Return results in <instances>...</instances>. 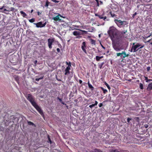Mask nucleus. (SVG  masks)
I'll list each match as a JSON object with an SVG mask.
<instances>
[{"mask_svg": "<svg viewBox=\"0 0 152 152\" xmlns=\"http://www.w3.org/2000/svg\"><path fill=\"white\" fill-rule=\"evenodd\" d=\"M116 55V56H120L121 58H123L128 57L129 55V54H126L125 51H122L121 53H117Z\"/></svg>", "mask_w": 152, "mask_h": 152, "instance_id": "423d86ee", "label": "nucleus"}, {"mask_svg": "<svg viewBox=\"0 0 152 152\" xmlns=\"http://www.w3.org/2000/svg\"><path fill=\"white\" fill-rule=\"evenodd\" d=\"M58 99H59V101L61 102V104L64 105H66V104H65L64 102L62 101V99H60L58 97Z\"/></svg>", "mask_w": 152, "mask_h": 152, "instance_id": "a878e982", "label": "nucleus"}, {"mask_svg": "<svg viewBox=\"0 0 152 152\" xmlns=\"http://www.w3.org/2000/svg\"><path fill=\"white\" fill-rule=\"evenodd\" d=\"M26 97L27 99L31 103L32 105H33L34 104L36 103L35 101L34 97L31 94H27Z\"/></svg>", "mask_w": 152, "mask_h": 152, "instance_id": "39448f33", "label": "nucleus"}, {"mask_svg": "<svg viewBox=\"0 0 152 152\" xmlns=\"http://www.w3.org/2000/svg\"><path fill=\"white\" fill-rule=\"evenodd\" d=\"M98 103V102L96 101H95V103L94 104L95 105V106Z\"/></svg>", "mask_w": 152, "mask_h": 152, "instance_id": "49530a36", "label": "nucleus"}, {"mask_svg": "<svg viewBox=\"0 0 152 152\" xmlns=\"http://www.w3.org/2000/svg\"><path fill=\"white\" fill-rule=\"evenodd\" d=\"M94 152H103L99 149L95 148L94 149Z\"/></svg>", "mask_w": 152, "mask_h": 152, "instance_id": "aec40b11", "label": "nucleus"}, {"mask_svg": "<svg viewBox=\"0 0 152 152\" xmlns=\"http://www.w3.org/2000/svg\"><path fill=\"white\" fill-rule=\"evenodd\" d=\"M14 8L13 7H11L10 8V10H9L10 11H13L14 10Z\"/></svg>", "mask_w": 152, "mask_h": 152, "instance_id": "79ce46f5", "label": "nucleus"}, {"mask_svg": "<svg viewBox=\"0 0 152 152\" xmlns=\"http://www.w3.org/2000/svg\"><path fill=\"white\" fill-rule=\"evenodd\" d=\"M80 30L83 32L82 34H81L83 35L84 34H88V32L87 31L82 30Z\"/></svg>", "mask_w": 152, "mask_h": 152, "instance_id": "6ab92c4d", "label": "nucleus"}, {"mask_svg": "<svg viewBox=\"0 0 152 152\" xmlns=\"http://www.w3.org/2000/svg\"><path fill=\"white\" fill-rule=\"evenodd\" d=\"M140 87L141 89H143V84L141 83L140 84Z\"/></svg>", "mask_w": 152, "mask_h": 152, "instance_id": "473e14b6", "label": "nucleus"}, {"mask_svg": "<svg viewBox=\"0 0 152 152\" xmlns=\"http://www.w3.org/2000/svg\"><path fill=\"white\" fill-rule=\"evenodd\" d=\"M99 2L100 3V4H103V2H102V1H99Z\"/></svg>", "mask_w": 152, "mask_h": 152, "instance_id": "6e6d98bb", "label": "nucleus"}, {"mask_svg": "<svg viewBox=\"0 0 152 152\" xmlns=\"http://www.w3.org/2000/svg\"><path fill=\"white\" fill-rule=\"evenodd\" d=\"M150 44L152 45V42H151Z\"/></svg>", "mask_w": 152, "mask_h": 152, "instance_id": "774afa93", "label": "nucleus"}, {"mask_svg": "<svg viewBox=\"0 0 152 152\" xmlns=\"http://www.w3.org/2000/svg\"><path fill=\"white\" fill-rule=\"evenodd\" d=\"M114 22L120 28L123 27L127 24L126 21H122L121 20L115 19Z\"/></svg>", "mask_w": 152, "mask_h": 152, "instance_id": "f03ea898", "label": "nucleus"}, {"mask_svg": "<svg viewBox=\"0 0 152 152\" xmlns=\"http://www.w3.org/2000/svg\"><path fill=\"white\" fill-rule=\"evenodd\" d=\"M104 14H103L101 15V17L100 18V19H103L104 20H105L107 19V17L106 16H104Z\"/></svg>", "mask_w": 152, "mask_h": 152, "instance_id": "f3484780", "label": "nucleus"}, {"mask_svg": "<svg viewBox=\"0 0 152 152\" xmlns=\"http://www.w3.org/2000/svg\"><path fill=\"white\" fill-rule=\"evenodd\" d=\"M101 89L103 91V93L104 94L106 93L107 91V90L106 89H104L102 87H101Z\"/></svg>", "mask_w": 152, "mask_h": 152, "instance_id": "393cba45", "label": "nucleus"}, {"mask_svg": "<svg viewBox=\"0 0 152 152\" xmlns=\"http://www.w3.org/2000/svg\"><path fill=\"white\" fill-rule=\"evenodd\" d=\"M97 3V6L98 7H99V1L98 2H96Z\"/></svg>", "mask_w": 152, "mask_h": 152, "instance_id": "3c124183", "label": "nucleus"}, {"mask_svg": "<svg viewBox=\"0 0 152 152\" xmlns=\"http://www.w3.org/2000/svg\"><path fill=\"white\" fill-rule=\"evenodd\" d=\"M99 107H101L103 106V104L102 103H100L99 104Z\"/></svg>", "mask_w": 152, "mask_h": 152, "instance_id": "a18cd8bd", "label": "nucleus"}, {"mask_svg": "<svg viewBox=\"0 0 152 152\" xmlns=\"http://www.w3.org/2000/svg\"><path fill=\"white\" fill-rule=\"evenodd\" d=\"M147 88L150 90H152V83H150L148 84Z\"/></svg>", "mask_w": 152, "mask_h": 152, "instance_id": "dca6fc26", "label": "nucleus"}, {"mask_svg": "<svg viewBox=\"0 0 152 152\" xmlns=\"http://www.w3.org/2000/svg\"><path fill=\"white\" fill-rule=\"evenodd\" d=\"M79 82L80 84H81L82 83V81L81 80H79Z\"/></svg>", "mask_w": 152, "mask_h": 152, "instance_id": "5fc2aeb1", "label": "nucleus"}, {"mask_svg": "<svg viewBox=\"0 0 152 152\" xmlns=\"http://www.w3.org/2000/svg\"><path fill=\"white\" fill-rule=\"evenodd\" d=\"M74 26L75 27H76V28H79V27H80V26H77V25H74Z\"/></svg>", "mask_w": 152, "mask_h": 152, "instance_id": "603ef678", "label": "nucleus"}, {"mask_svg": "<svg viewBox=\"0 0 152 152\" xmlns=\"http://www.w3.org/2000/svg\"><path fill=\"white\" fill-rule=\"evenodd\" d=\"M74 101L76 103H77L78 102V100L77 99H76L74 100Z\"/></svg>", "mask_w": 152, "mask_h": 152, "instance_id": "13d9d810", "label": "nucleus"}, {"mask_svg": "<svg viewBox=\"0 0 152 152\" xmlns=\"http://www.w3.org/2000/svg\"><path fill=\"white\" fill-rule=\"evenodd\" d=\"M144 127L145 128H147L148 127V125L147 124H145L144 125Z\"/></svg>", "mask_w": 152, "mask_h": 152, "instance_id": "37998d69", "label": "nucleus"}, {"mask_svg": "<svg viewBox=\"0 0 152 152\" xmlns=\"http://www.w3.org/2000/svg\"><path fill=\"white\" fill-rule=\"evenodd\" d=\"M132 120V119L131 118H127V122L129 123V121H130L131 120Z\"/></svg>", "mask_w": 152, "mask_h": 152, "instance_id": "e433bc0d", "label": "nucleus"}, {"mask_svg": "<svg viewBox=\"0 0 152 152\" xmlns=\"http://www.w3.org/2000/svg\"><path fill=\"white\" fill-rule=\"evenodd\" d=\"M100 45L104 49H105V47H104L101 43H100Z\"/></svg>", "mask_w": 152, "mask_h": 152, "instance_id": "09e8293b", "label": "nucleus"}, {"mask_svg": "<svg viewBox=\"0 0 152 152\" xmlns=\"http://www.w3.org/2000/svg\"><path fill=\"white\" fill-rule=\"evenodd\" d=\"M150 69V67L149 66L147 68V72H149Z\"/></svg>", "mask_w": 152, "mask_h": 152, "instance_id": "a19ab883", "label": "nucleus"}, {"mask_svg": "<svg viewBox=\"0 0 152 152\" xmlns=\"http://www.w3.org/2000/svg\"><path fill=\"white\" fill-rule=\"evenodd\" d=\"M59 16L61 17H62V16L60 14H58V15H57L56 16V17H54L53 18V20L55 21H57L58 20L60 21L61 20V19H60V18L59 17Z\"/></svg>", "mask_w": 152, "mask_h": 152, "instance_id": "9b49d317", "label": "nucleus"}, {"mask_svg": "<svg viewBox=\"0 0 152 152\" xmlns=\"http://www.w3.org/2000/svg\"><path fill=\"white\" fill-rule=\"evenodd\" d=\"M35 19L34 18H32L30 20H29V21L31 23H33L35 21Z\"/></svg>", "mask_w": 152, "mask_h": 152, "instance_id": "2f4dec72", "label": "nucleus"}, {"mask_svg": "<svg viewBox=\"0 0 152 152\" xmlns=\"http://www.w3.org/2000/svg\"><path fill=\"white\" fill-rule=\"evenodd\" d=\"M20 13H21V14L23 15V16L24 17H25V16H26V13L25 12H24L22 11H21L20 12Z\"/></svg>", "mask_w": 152, "mask_h": 152, "instance_id": "72a5a7b5", "label": "nucleus"}, {"mask_svg": "<svg viewBox=\"0 0 152 152\" xmlns=\"http://www.w3.org/2000/svg\"><path fill=\"white\" fill-rule=\"evenodd\" d=\"M148 79V77H145V79Z\"/></svg>", "mask_w": 152, "mask_h": 152, "instance_id": "338daca9", "label": "nucleus"}, {"mask_svg": "<svg viewBox=\"0 0 152 152\" xmlns=\"http://www.w3.org/2000/svg\"><path fill=\"white\" fill-rule=\"evenodd\" d=\"M73 34L75 36H77L80 35V32L75 31L73 32Z\"/></svg>", "mask_w": 152, "mask_h": 152, "instance_id": "4468645a", "label": "nucleus"}, {"mask_svg": "<svg viewBox=\"0 0 152 152\" xmlns=\"http://www.w3.org/2000/svg\"><path fill=\"white\" fill-rule=\"evenodd\" d=\"M86 48H84L83 47L82 48H81L82 50L86 54H87V51L85 49Z\"/></svg>", "mask_w": 152, "mask_h": 152, "instance_id": "c756f323", "label": "nucleus"}, {"mask_svg": "<svg viewBox=\"0 0 152 152\" xmlns=\"http://www.w3.org/2000/svg\"><path fill=\"white\" fill-rule=\"evenodd\" d=\"M117 150L116 149H112L110 151V152H116Z\"/></svg>", "mask_w": 152, "mask_h": 152, "instance_id": "c9c22d12", "label": "nucleus"}, {"mask_svg": "<svg viewBox=\"0 0 152 152\" xmlns=\"http://www.w3.org/2000/svg\"><path fill=\"white\" fill-rule=\"evenodd\" d=\"M48 142L49 143H50V144H51L52 143V141H51V140L50 139V137L49 135H48Z\"/></svg>", "mask_w": 152, "mask_h": 152, "instance_id": "cd10ccee", "label": "nucleus"}, {"mask_svg": "<svg viewBox=\"0 0 152 152\" xmlns=\"http://www.w3.org/2000/svg\"><path fill=\"white\" fill-rule=\"evenodd\" d=\"M71 65H69V66H68L65 69V73L64 75H66L67 74H70L69 71L71 69Z\"/></svg>", "mask_w": 152, "mask_h": 152, "instance_id": "9d476101", "label": "nucleus"}, {"mask_svg": "<svg viewBox=\"0 0 152 152\" xmlns=\"http://www.w3.org/2000/svg\"><path fill=\"white\" fill-rule=\"evenodd\" d=\"M123 40L121 39H118L116 40L113 41L112 45L113 48L116 51H120L122 49L120 46L123 44Z\"/></svg>", "mask_w": 152, "mask_h": 152, "instance_id": "f257e3e1", "label": "nucleus"}, {"mask_svg": "<svg viewBox=\"0 0 152 152\" xmlns=\"http://www.w3.org/2000/svg\"><path fill=\"white\" fill-rule=\"evenodd\" d=\"M52 1L55 3H58L59 1L56 0H51Z\"/></svg>", "mask_w": 152, "mask_h": 152, "instance_id": "ea45409f", "label": "nucleus"}, {"mask_svg": "<svg viewBox=\"0 0 152 152\" xmlns=\"http://www.w3.org/2000/svg\"><path fill=\"white\" fill-rule=\"evenodd\" d=\"M37 14L38 15H39L41 14V13L40 12H39L38 11L37 12Z\"/></svg>", "mask_w": 152, "mask_h": 152, "instance_id": "4d7b16f0", "label": "nucleus"}, {"mask_svg": "<svg viewBox=\"0 0 152 152\" xmlns=\"http://www.w3.org/2000/svg\"><path fill=\"white\" fill-rule=\"evenodd\" d=\"M88 84L89 88L91 89V91H93L94 88L93 86L90 83L89 81H88Z\"/></svg>", "mask_w": 152, "mask_h": 152, "instance_id": "f8f14e48", "label": "nucleus"}, {"mask_svg": "<svg viewBox=\"0 0 152 152\" xmlns=\"http://www.w3.org/2000/svg\"><path fill=\"white\" fill-rule=\"evenodd\" d=\"M104 62H103L101 63L100 64H99L98 65V67L99 68H100V69H102V66L104 64Z\"/></svg>", "mask_w": 152, "mask_h": 152, "instance_id": "412c9836", "label": "nucleus"}, {"mask_svg": "<svg viewBox=\"0 0 152 152\" xmlns=\"http://www.w3.org/2000/svg\"><path fill=\"white\" fill-rule=\"evenodd\" d=\"M95 16H98L99 17V18H100V17H101V15H98V14H95Z\"/></svg>", "mask_w": 152, "mask_h": 152, "instance_id": "58836bf2", "label": "nucleus"}, {"mask_svg": "<svg viewBox=\"0 0 152 152\" xmlns=\"http://www.w3.org/2000/svg\"><path fill=\"white\" fill-rule=\"evenodd\" d=\"M110 13L112 17H114L116 16L115 14L113 13L111 11H110Z\"/></svg>", "mask_w": 152, "mask_h": 152, "instance_id": "7c9ffc66", "label": "nucleus"}, {"mask_svg": "<svg viewBox=\"0 0 152 152\" xmlns=\"http://www.w3.org/2000/svg\"><path fill=\"white\" fill-rule=\"evenodd\" d=\"M4 11H7L8 12H10V11H9V10H7V9H4Z\"/></svg>", "mask_w": 152, "mask_h": 152, "instance_id": "864d4df0", "label": "nucleus"}, {"mask_svg": "<svg viewBox=\"0 0 152 152\" xmlns=\"http://www.w3.org/2000/svg\"><path fill=\"white\" fill-rule=\"evenodd\" d=\"M90 43H91V44H92V45H95L96 43H95V42H96V41H95V40L93 39H90Z\"/></svg>", "mask_w": 152, "mask_h": 152, "instance_id": "a211bd4d", "label": "nucleus"}, {"mask_svg": "<svg viewBox=\"0 0 152 152\" xmlns=\"http://www.w3.org/2000/svg\"><path fill=\"white\" fill-rule=\"evenodd\" d=\"M144 46V45H141V44L140 43H137L136 45H133L130 50V52H132L133 51V52H135L137 50H137V48L139 47H140L139 48L141 49L143 48Z\"/></svg>", "mask_w": 152, "mask_h": 152, "instance_id": "20e7f679", "label": "nucleus"}, {"mask_svg": "<svg viewBox=\"0 0 152 152\" xmlns=\"http://www.w3.org/2000/svg\"><path fill=\"white\" fill-rule=\"evenodd\" d=\"M43 77H44V76H42V77H40L39 78H36L35 79V80L37 81H38L40 80H42V79H43Z\"/></svg>", "mask_w": 152, "mask_h": 152, "instance_id": "c85d7f7f", "label": "nucleus"}, {"mask_svg": "<svg viewBox=\"0 0 152 152\" xmlns=\"http://www.w3.org/2000/svg\"><path fill=\"white\" fill-rule=\"evenodd\" d=\"M34 24L36 26V27L37 28H42L44 27L46 24V22L44 24H42V22H39L37 23H34Z\"/></svg>", "mask_w": 152, "mask_h": 152, "instance_id": "1a4fd4ad", "label": "nucleus"}, {"mask_svg": "<svg viewBox=\"0 0 152 152\" xmlns=\"http://www.w3.org/2000/svg\"><path fill=\"white\" fill-rule=\"evenodd\" d=\"M121 152H129L128 151L126 150V151H121Z\"/></svg>", "mask_w": 152, "mask_h": 152, "instance_id": "bf43d9fd", "label": "nucleus"}, {"mask_svg": "<svg viewBox=\"0 0 152 152\" xmlns=\"http://www.w3.org/2000/svg\"><path fill=\"white\" fill-rule=\"evenodd\" d=\"M95 1H96V2H98V1H99V0H95Z\"/></svg>", "mask_w": 152, "mask_h": 152, "instance_id": "0e129e2a", "label": "nucleus"}, {"mask_svg": "<svg viewBox=\"0 0 152 152\" xmlns=\"http://www.w3.org/2000/svg\"><path fill=\"white\" fill-rule=\"evenodd\" d=\"M27 123H28V125H32V126H35L34 124L31 121H28Z\"/></svg>", "mask_w": 152, "mask_h": 152, "instance_id": "b1692460", "label": "nucleus"}, {"mask_svg": "<svg viewBox=\"0 0 152 152\" xmlns=\"http://www.w3.org/2000/svg\"><path fill=\"white\" fill-rule=\"evenodd\" d=\"M56 50H57V52L58 53H59L60 52V49L59 48H57V49H56Z\"/></svg>", "mask_w": 152, "mask_h": 152, "instance_id": "de8ad7c7", "label": "nucleus"}, {"mask_svg": "<svg viewBox=\"0 0 152 152\" xmlns=\"http://www.w3.org/2000/svg\"><path fill=\"white\" fill-rule=\"evenodd\" d=\"M105 85L107 86V87L110 90V86H109V85L106 83H105Z\"/></svg>", "mask_w": 152, "mask_h": 152, "instance_id": "f704fd0d", "label": "nucleus"}, {"mask_svg": "<svg viewBox=\"0 0 152 152\" xmlns=\"http://www.w3.org/2000/svg\"><path fill=\"white\" fill-rule=\"evenodd\" d=\"M95 106L94 104H92L91 105H90L89 106V107L91 108H92L93 107H94Z\"/></svg>", "mask_w": 152, "mask_h": 152, "instance_id": "4c0bfd02", "label": "nucleus"}, {"mask_svg": "<svg viewBox=\"0 0 152 152\" xmlns=\"http://www.w3.org/2000/svg\"><path fill=\"white\" fill-rule=\"evenodd\" d=\"M36 110L39 112V113L41 115L43 114V113L40 107L36 103L32 105Z\"/></svg>", "mask_w": 152, "mask_h": 152, "instance_id": "0eeeda50", "label": "nucleus"}, {"mask_svg": "<svg viewBox=\"0 0 152 152\" xmlns=\"http://www.w3.org/2000/svg\"><path fill=\"white\" fill-rule=\"evenodd\" d=\"M50 3V2H49L48 0H47L46 2V4L45 5V7H46L47 8H48V7L49 5V4Z\"/></svg>", "mask_w": 152, "mask_h": 152, "instance_id": "4be33fe9", "label": "nucleus"}, {"mask_svg": "<svg viewBox=\"0 0 152 152\" xmlns=\"http://www.w3.org/2000/svg\"><path fill=\"white\" fill-rule=\"evenodd\" d=\"M107 101L109 102H111V97L110 96V95H109L107 97Z\"/></svg>", "mask_w": 152, "mask_h": 152, "instance_id": "bb28decb", "label": "nucleus"}, {"mask_svg": "<svg viewBox=\"0 0 152 152\" xmlns=\"http://www.w3.org/2000/svg\"><path fill=\"white\" fill-rule=\"evenodd\" d=\"M66 64L67 65H68V66H69V65H71L70 62H66Z\"/></svg>", "mask_w": 152, "mask_h": 152, "instance_id": "c03bdc74", "label": "nucleus"}, {"mask_svg": "<svg viewBox=\"0 0 152 152\" xmlns=\"http://www.w3.org/2000/svg\"><path fill=\"white\" fill-rule=\"evenodd\" d=\"M4 7V6H3L1 8H0V10H2V9H3Z\"/></svg>", "mask_w": 152, "mask_h": 152, "instance_id": "052dcab7", "label": "nucleus"}, {"mask_svg": "<svg viewBox=\"0 0 152 152\" xmlns=\"http://www.w3.org/2000/svg\"><path fill=\"white\" fill-rule=\"evenodd\" d=\"M136 12H135L134 14H133L132 17L134 18V17L137 15Z\"/></svg>", "mask_w": 152, "mask_h": 152, "instance_id": "8fccbe9b", "label": "nucleus"}, {"mask_svg": "<svg viewBox=\"0 0 152 152\" xmlns=\"http://www.w3.org/2000/svg\"><path fill=\"white\" fill-rule=\"evenodd\" d=\"M54 41V38H49L48 40V46L50 49L52 48V45Z\"/></svg>", "mask_w": 152, "mask_h": 152, "instance_id": "6e6552de", "label": "nucleus"}, {"mask_svg": "<svg viewBox=\"0 0 152 152\" xmlns=\"http://www.w3.org/2000/svg\"><path fill=\"white\" fill-rule=\"evenodd\" d=\"M125 1H128V0H124V2Z\"/></svg>", "mask_w": 152, "mask_h": 152, "instance_id": "69168bd1", "label": "nucleus"}, {"mask_svg": "<svg viewBox=\"0 0 152 152\" xmlns=\"http://www.w3.org/2000/svg\"><path fill=\"white\" fill-rule=\"evenodd\" d=\"M103 56H102L100 57H99L98 56H96V60L97 61H100L101 59L103 58Z\"/></svg>", "mask_w": 152, "mask_h": 152, "instance_id": "2eb2a0df", "label": "nucleus"}, {"mask_svg": "<svg viewBox=\"0 0 152 152\" xmlns=\"http://www.w3.org/2000/svg\"><path fill=\"white\" fill-rule=\"evenodd\" d=\"M107 33L111 37H114L116 34V29L113 26L110 27Z\"/></svg>", "mask_w": 152, "mask_h": 152, "instance_id": "7ed1b4c3", "label": "nucleus"}, {"mask_svg": "<svg viewBox=\"0 0 152 152\" xmlns=\"http://www.w3.org/2000/svg\"><path fill=\"white\" fill-rule=\"evenodd\" d=\"M135 43H133V45H135Z\"/></svg>", "mask_w": 152, "mask_h": 152, "instance_id": "e2e57ef3", "label": "nucleus"}, {"mask_svg": "<svg viewBox=\"0 0 152 152\" xmlns=\"http://www.w3.org/2000/svg\"><path fill=\"white\" fill-rule=\"evenodd\" d=\"M33 10H31V13H32L33 12Z\"/></svg>", "mask_w": 152, "mask_h": 152, "instance_id": "680f3d73", "label": "nucleus"}, {"mask_svg": "<svg viewBox=\"0 0 152 152\" xmlns=\"http://www.w3.org/2000/svg\"><path fill=\"white\" fill-rule=\"evenodd\" d=\"M14 78L15 79V80L17 82V83L18 84L19 83V81L20 79L18 75H15Z\"/></svg>", "mask_w": 152, "mask_h": 152, "instance_id": "ddd939ff", "label": "nucleus"}, {"mask_svg": "<svg viewBox=\"0 0 152 152\" xmlns=\"http://www.w3.org/2000/svg\"><path fill=\"white\" fill-rule=\"evenodd\" d=\"M83 47L84 48H86V42H83L82 44L81 48Z\"/></svg>", "mask_w": 152, "mask_h": 152, "instance_id": "5701e85b", "label": "nucleus"}]
</instances>
